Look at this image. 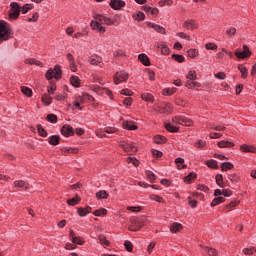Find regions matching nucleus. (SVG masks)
Listing matches in <instances>:
<instances>
[{
  "label": "nucleus",
  "mask_w": 256,
  "mask_h": 256,
  "mask_svg": "<svg viewBox=\"0 0 256 256\" xmlns=\"http://www.w3.org/2000/svg\"><path fill=\"white\" fill-rule=\"evenodd\" d=\"M94 19L96 21H100L102 25H119V21H121V16L119 14H115L114 16H109L107 14H94Z\"/></svg>",
  "instance_id": "obj_1"
},
{
  "label": "nucleus",
  "mask_w": 256,
  "mask_h": 256,
  "mask_svg": "<svg viewBox=\"0 0 256 256\" xmlns=\"http://www.w3.org/2000/svg\"><path fill=\"white\" fill-rule=\"evenodd\" d=\"M13 39V30L6 21L0 20V45Z\"/></svg>",
  "instance_id": "obj_2"
},
{
  "label": "nucleus",
  "mask_w": 256,
  "mask_h": 256,
  "mask_svg": "<svg viewBox=\"0 0 256 256\" xmlns=\"http://www.w3.org/2000/svg\"><path fill=\"white\" fill-rule=\"evenodd\" d=\"M61 75V66L56 65L54 69L50 68L47 70L45 77L48 81H51V79H56L57 81H59V79H61Z\"/></svg>",
  "instance_id": "obj_3"
},
{
  "label": "nucleus",
  "mask_w": 256,
  "mask_h": 256,
  "mask_svg": "<svg viewBox=\"0 0 256 256\" xmlns=\"http://www.w3.org/2000/svg\"><path fill=\"white\" fill-rule=\"evenodd\" d=\"M10 12H9V19H12L13 21L15 19L19 18V14L21 13V8L19 7V3L12 2L10 4Z\"/></svg>",
  "instance_id": "obj_4"
},
{
  "label": "nucleus",
  "mask_w": 256,
  "mask_h": 256,
  "mask_svg": "<svg viewBox=\"0 0 256 256\" xmlns=\"http://www.w3.org/2000/svg\"><path fill=\"white\" fill-rule=\"evenodd\" d=\"M154 111L157 113H171L173 111V105L167 102H162L159 105L154 106Z\"/></svg>",
  "instance_id": "obj_5"
},
{
  "label": "nucleus",
  "mask_w": 256,
  "mask_h": 256,
  "mask_svg": "<svg viewBox=\"0 0 256 256\" xmlns=\"http://www.w3.org/2000/svg\"><path fill=\"white\" fill-rule=\"evenodd\" d=\"M119 147H121V149H123V151L128 155H135V152L137 151V146L129 144L125 141H120Z\"/></svg>",
  "instance_id": "obj_6"
},
{
  "label": "nucleus",
  "mask_w": 256,
  "mask_h": 256,
  "mask_svg": "<svg viewBox=\"0 0 256 256\" xmlns=\"http://www.w3.org/2000/svg\"><path fill=\"white\" fill-rule=\"evenodd\" d=\"M234 55L237 59H249V57H251V50L249 49V46L243 45V51H239V49H237L234 52Z\"/></svg>",
  "instance_id": "obj_7"
},
{
  "label": "nucleus",
  "mask_w": 256,
  "mask_h": 256,
  "mask_svg": "<svg viewBox=\"0 0 256 256\" xmlns=\"http://www.w3.org/2000/svg\"><path fill=\"white\" fill-rule=\"evenodd\" d=\"M90 27L93 29V31H96L100 35H103L105 31H107V28L103 26V23H101L99 20H92L90 22Z\"/></svg>",
  "instance_id": "obj_8"
},
{
  "label": "nucleus",
  "mask_w": 256,
  "mask_h": 256,
  "mask_svg": "<svg viewBox=\"0 0 256 256\" xmlns=\"http://www.w3.org/2000/svg\"><path fill=\"white\" fill-rule=\"evenodd\" d=\"M172 121L173 123H176V125H183L184 127H191V125H193V121L185 116H176L172 118Z\"/></svg>",
  "instance_id": "obj_9"
},
{
  "label": "nucleus",
  "mask_w": 256,
  "mask_h": 256,
  "mask_svg": "<svg viewBox=\"0 0 256 256\" xmlns=\"http://www.w3.org/2000/svg\"><path fill=\"white\" fill-rule=\"evenodd\" d=\"M129 79V74L125 71L116 72L114 76L115 85H119V83H123V81H127Z\"/></svg>",
  "instance_id": "obj_10"
},
{
  "label": "nucleus",
  "mask_w": 256,
  "mask_h": 256,
  "mask_svg": "<svg viewBox=\"0 0 256 256\" xmlns=\"http://www.w3.org/2000/svg\"><path fill=\"white\" fill-rule=\"evenodd\" d=\"M109 5L111 9H114V11H121V9L125 7L126 3L123 0H111Z\"/></svg>",
  "instance_id": "obj_11"
},
{
  "label": "nucleus",
  "mask_w": 256,
  "mask_h": 256,
  "mask_svg": "<svg viewBox=\"0 0 256 256\" xmlns=\"http://www.w3.org/2000/svg\"><path fill=\"white\" fill-rule=\"evenodd\" d=\"M61 134L64 137H71V135H75V130H73V127L71 125L66 124V125L62 126Z\"/></svg>",
  "instance_id": "obj_12"
},
{
  "label": "nucleus",
  "mask_w": 256,
  "mask_h": 256,
  "mask_svg": "<svg viewBox=\"0 0 256 256\" xmlns=\"http://www.w3.org/2000/svg\"><path fill=\"white\" fill-rule=\"evenodd\" d=\"M143 227L141 222H138L136 218L130 219V225L128 226L129 231H139Z\"/></svg>",
  "instance_id": "obj_13"
},
{
  "label": "nucleus",
  "mask_w": 256,
  "mask_h": 256,
  "mask_svg": "<svg viewBox=\"0 0 256 256\" xmlns=\"http://www.w3.org/2000/svg\"><path fill=\"white\" fill-rule=\"evenodd\" d=\"M183 27L187 31H195V29H199V24H196L195 20H188L184 22Z\"/></svg>",
  "instance_id": "obj_14"
},
{
  "label": "nucleus",
  "mask_w": 256,
  "mask_h": 256,
  "mask_svg": "<svg viewBox=\"0 0 256 256\" xmlns=\"http://www.w3.org/2000/svg\"><path fill=\"white\" fill-rule=\"evenodd\" d=\"M88 63H90V65H99L103 63V58L97 54H93L89 57Z\"/></svg>",
  "instance_id": "obj_15"
},
{
  "label": "nucleus",
  "mask_w": 256,
  "mask_h": 256,
  "mask_svg": "<svg viewBox=\"0 0 256 256\" xmlns=\"http://www.w3.org/2000/svg\"><path fill=\"white\" fill-rule=\"evenodd\" d=\"M91 211H92L91 206H86L85 208H83V207L77 208V213H78L79 217H87V215H89V213H91Z\"/></svg>",
  "instance_id": "obj_16"
},
{
  "label": "nucleus",
  "mask_w": 256,
  "mask_h": 256,
  "mask_svg": "<svg viewBox=\"0 0 256 256\" xmlns=\"http://www.w3.org/2000/svg\"><path fill=\"white\" fill-rule=\"evenodd\" d=\"M147 25L148 27H151V29H154V31H156L157 33H160L161 35H165V28L158 25V24H155V23H152V22H147Z\"/></svg>",
  "instance_id": "obj_17"
},
{
  "label": "nucleus",
  "mask_w": 256,
  "mask_h": 256,
  "mask_svg": "<svg viewBox=\"0 0 256 256\" xmlns=\"http://www.w3.org/2000/svg\"><path fill=\"white\" fill-rule=\"evenodd\" d=\"M142 9L145 11V13L152 15L153 17H157V15H159V9L157 8H153L151 6H143Z\"/></svg>",
  "instance_id": "obj_18"
},
{
  "label": "nucleus",
  "mask_w": 256,
  "mask_h": 256,
  "mask_svg": "<svg viewBox=\"0 0 256 256\" xmlns=\"http://www.w3.org/2000/svg\"><path fill=\"white\" fill-rule=\"evenodd\" d=\"M200 247H202L203 253H205L208 256H217V255H219V253L217 252V249H215V248H209L207 246H201V245H200Z\"/></svg>",
  "instance_id": "obj_19"
},
{
  "label": "nucleus",
  "mask_w": 256,
  "mask_h": 256,
  "mask_svg": "<svg viewBox=\"0 0 256 256\" xmlns=\"http://www.w3.org/2000/svg\"><path fill=\"white\" fill-rule=\"evenodd\" d=\"M123 128L127 131H137L138 129L137 125H135V122L133 121H124Z\"/></svg>",
  "instance_id": "obj_20"
},
{
  "label": "nucleus",
  "mask_w": 256,
  "mask_h": 256,
  "mask_svg": "<svg viewBox=\"0 0 256 256\" xmlns=\"http://www.w3.org/2000/svg\"><path fill=\"white\" fill-rule=\"evenodd\" d=\"M138 60L140 61V63H142V65H144L145 67H149V65H151V61L149 60V56H147L146 54H139L138 55Z\"/></svg>",
  "instance_id": "obj_21"
},
{
  "label": "nucleus",
  "mask_w": 256,
  "mask_h": 256,
  "mask_svg": "<svg viewBox=\"0 0 256 256\" xmlns=\"http://www.w3.org/2000/svg\"><path fill=\"white\" fill-rule=\"evenodd\" d=\"M41 101L46 105V107H49V105L53 103V97H51V94L44 93L41 97Z\"/></svg>",
  "instance_id": "obj_22"
},
{
  "label": "nucleus",
  "mask_w": 256,
  "mask_h": 256,
  "mask_svg": "<svg viewBox=\"0 0 256 256\" xmlns=\"http://www.w3.org/2000/svg\"><path fill=\"white\" fill-rule=\"evenodd\" d=\"M141 99L146 103H153V101H155V97L151 93H142Z\"/></svg>",
  "instance_id": "obj_23"
},
{
  "label": "nucleus",
  "mask_w": 256,
  "mask_h": 256,
  "mask_svg": "<svg viewBox=\"0 0 256 256\" xmlns=\"http://www.w3.org/2000/svg\"><path fill=\"white\" fill-rule=\"evenodd\" d=\"M61 142V137H59V135H52L48 138V143L50 145H59V143Z\"/></svg>",
  "instance_id": "obj_24"
},
{
  "label": "nucleus",
  "mask_w": 256,
  "mask_h": 256,
  "mask_svg": "<svg viewBox=\"0 0 256 256\" xmlns=\"http://www.w3.org/2000/svg\"><path fill=\"white\" fill-rule=\"evenodd\" d=\"M181 229H183V224L179 223V222H174L172 223V225L170 226V231L172 233H179V231H181Z\"/></svg>",
  "instance_id": "obj_25"
},
{
  "label": "nucleus",
  "mask_w": 256,
  "mask_h": 256,
  "mask_svg": "<svg viewBox=\"0 0 256 256\" xmlns=\"http://www.w3.org/2000/svg\"><path fill=\"white\" fill-rule=\"evenodd\" d=\"M158 49H161L162 55H169V53H171V50L169 49L167 44H165L164 42H161L160 44H158Z\"/></svg>",
  "instance_id": "obj_26"
},
{
  "label": "nucleus",
  "mask_w": 256,
  "mask_h": 256,
  "mask_svg": "<svg viewBox=\"0 0 256 256\" xmlns=\"http://www.w3.org/2000/svg\"><path fill=\"white\" fill-rule=\"evenodd\" d=\"M66 203L70 207H75V205H79V203H81V198L76 195V197L68 199Z\"/></svg>",
  "instance_id": "obj_27"
},
{
  "label": "nucleus",
  "mask_w": 256,
  "mask_h": 256,
  "mask_svg": "<svg viewBox=\"0 0 256 256\" xmlns=\"http://www.w3.org/2000/svg\"><path fill=\"white\" fill-rule=\"evenodd\" d=\"M14 187L19 188V189H29V184H27L23 180H16V181H14Z\"/></svg>",
  "instance_id": "obj_28"
},
{
  "label": "nucleus",
  "mask_w": 256,
  "mask_h": 256,
  "mask_svg": "<svg viewBox=\"0 0 256 256\" xmlns=\"http://www.w3.org/2000/svg\"><path fill=\"white\" fill-rule=\"evenodd\" d=\"M187 57H189V59H197V57H199V50L198 49H189L187 51Z\"/></svg>",
  "instance_id": "obj_29"
},
{
  "label": "nucleus",
  "mask_w": 256,
  "mask_h": 256,
  "mask_svg": "<svg viewBox=\"0 0 256 256\" xmlns=\"http://www.w3.org/2000/svg\"><path fill=\"white\" fill-rule=\"evenodd\" d=\"M241 151H243L244 153H256V148L254 146L243 144L241 146Z\"/></svg>",
  "instance_id": "obj_30"
},
{
  "label": "nucleus",
  "mask_w": 256,
  "mask_h": 256,
  "mask_svg": "<svg viewBox=\"0 0 256 256\" xmlns=\"http://www.w3.org/2000/svg\"><path fill=\"white\" fill-rule=\"evenodd\" d=\"M61 151H62V155H69V153H72V154L79 153V149L71 148V147H69V148H67V147L62 148Z\"/></svg>",
  "instance_id": "obj_31"
},
{
  "label": "nucleus",
  "mask_w": 256,
  "mask_h": 256,
  "mask_svg": "<svg viewBox=\"0 0 256 256\" xmlns=\"http://www.w3.org/2000/svg\"><path fill=\"white\" fill-rule=\"evenodd\" d=\"M238 70L241 73L242 79H247V76L249 75L247 67H245L243 64H240V65H238Z\"/></svg>",
  "instance_id": "obj_32"
},
{
  "label": "nucleus",
  "mask_w": 256,
  "mask_h": 256,
  "mask_svg": "<svg viewBox=\"0 0 256 256\" xmlns=\"http://www.w3.org/2000/svg\"><path fill=\"white\" fill-rule=\"evenodd\" d=\"M96 199H109V193L105 190H100L96 193Z\"/></svg>",
  "instance_id": "obj_33"
},
{
  "label": "nucleus",
  "mask_w": 256,
  "mask_h": 256,
  "mask_svg": "<svg viewBox=\"0 0 256 256\" xmlns=\"http://www.w3.org/2000/svg\"><path fill=\"white\" fill-rule=\"evenodd\" d=\"M134 21H145V13L139 11L132 15Z\"/></svg>",
  "instance_id": "obj_34"
},
{
  "label": "nucleus",
  "mask_w": 256,
  "mask_h": 256,
  "mask_svg": "<svg viewBox=\"0 0 256 256\" xmlns=\"http://www.w3.org/2000/svg\"><path fill=\"white\" fill-rule=\"evenodd\" d=\"M21 93L25 95L26 97H33V90L27 86H22L21 87Z\"/></svg>",
  "instance_id": "obj_35"
},
{
  "label": "nucleus",
  "mask_w": 256,
  "mask_h": 256,
  "mask_svg": "<svg viewBox=\"0 0 256 256\" xmlns=\"http://www.w3.org/2000/svg\"><path fill=\"white\" fill-rule=\"evenodd\" d=\"M235 144L233 142L227 141V140H222L220 142H218V147H220V149H223L225 147H233Z\"/></svg>",
  "instance_id": "obj_36"
},
{
  "label": "nucleus",
  "mask_w": 256,
  "mask_h": 256,
  "mask_svg": "<svg viewBox=\"0 0 256 256\" xmlns=\"http://www.w3.org/2000/svg\"><path fill=\"white\" fill-rule=\"evenodd\" d=\"M98 240L100 241V243L102 245H104L105 247H109L111 245V242H109V240H107V237H105V235L100 234L98 236Z\"/></svg>",
  "instance_id": "obj_37"
},
{
  "label": "nucleus",
  "mask_w": 256,
  "mask_h": 256,
  "mask_svg": "<svg viewBox=\"0 0 256 256\" xmlns=\"http://www.w3.org/2000/svg\"><path fill=\"white\" fill-rule=\"evenodd\" d=\"M70 83L73 87H80L81 86V80L77 76H72L70 78Z\"/></svg>",
  "instance_id": "obj_38"
},
{
  "label": "nucleus",
  "mask_w": 256,
  "mask_h": 256,
  "mask_svg": "<svg viewBox=\"0 0 256 256\" xmlns=\"http://www.w3.org/2000/svg\"><path fill=\"white\" fill-rule=\"evenodd\" d=\"M48 95H55V91H57V85L55 82H50V85L47 87Z\"/></svg>",
  "instance_id": "obj_39"
},
{
  "label": "nucleus",
  "mask_w": 256,
  "mask_h": 256,
  "mask_svg": "<svg viewBox=\"0 0 256 256\" xmlns=\"http://www.w3.org/2000/svg\"><path fill=\"white\" fill-rule=\"evenodd\" d=\"M93 215H95V217H105V215H107V209L100 208L98 210H95L93 212Z\"/></svg>",
  "instance_id": "obj_40"
},
{
  "label": "nucleus",
  "mask_w": 256,
  "mask_h": 256,
  "mask_svg": "<svg viewBox=\"0 0 256 256\" xmlns=\"http://www.w3.org/2000/svg\"><path fill=\"white\" fill-rule=\"evenodd\" d=\"M206 165L210 169H218L219 168V164H217V160H213V159L207 160Z\"/></svg>",
  "instance_id": "obj_41"
},
{
  "label": "nucleus",
  "mask_w": 256,
  "mask_h": 256,
  "mask_svg": "<svg viewBox=\"0 0 256 256\" xmlns=\"http://www.w3.org/2000/svg\"><path fill=\"white\" fill-rule=\"evenodd\" d=\"M186 79H188V81H195L197 79V71L190 70L186 75Z\"/></svg>",
  "instance_id": "obj_42"
},
{
  "label": "nucleus",
  "mask_w": 256,
  "mask_h": 256,
  "mask_svg": "<svg viewBox=\"0 0 256 256\" xmlns=\"http://www.w3.org/2000/svg\"><path fill=\"white\" fill-rule=\"evenodd\" d=\"M215 179L218 187H221L223 189V187H225V182H223V175L217 174Z\"/></svg>",
  "instance_id": "obj_43"
},
{
  "label": "nucleus",
  "mask_w": 256,
  "mask_h": 256,
  "mask_svg": "<svg viewBox=\"0 0 256 256\" xmlns=\"http://www.w3.org/2000/svg\"><path fill=\"white\" fill-rule=\"evenodd\" d=\"M55 101H65L67 99V93L62 92V93H56L54 96Z\"/></svg>",
  "instance_id": "obj_44"
},
{
  "label": "nucleus",
  "mask_w": 256,
  "mask_h": 256,
  "mask_svg": "<svg viewBox=\"0 0 256 256\" xmlns=\"http://www.w3.org/2000/svg\"><path fill=\"white\" fill-rule=\"evenodd\" d=\"M166 141H167V138H165L162 135H156L154 137V143H157V145H161V143H166Z\"/></svg>",
  "instance_id": "obj_45"
},
{
  "label": "nucleus",
  "mask_w": 256,
  "mask_h": 256,
  "mask_svg": "<svg viewBox=\"0 0 256 256\" xmlns=\"http://www.w3.org/2000/svg\"><path fill=\"white\" fill-rule=\"evenodd\" d=\"M172 59L176 61L177 63H184L185 62V56L181 54H173Z\"/></svg>",
  "instance_id": "obj_46"
},
{
  "label": "nucleus",
  "mask_w": 256,
  "mask_h": 256,
  "mask_svg": "<svg viewBox=\"0 0 256 256\" xmlns=\"http://www.w3.org/2000/svg\"><path fill=\"white\" fill-rule=\"evenodd\" d=\"M177 88L173 87V88H165L162 90V95H168L171 96L173 95V93H176Z\"/></svg>",
  "instance_id": "obj_47"
},
{
  "label": "nucleus",
  "mask_w": 256,
  "mask_h": 256,
  "mask_svg": "<svg viewBox=\"0 0 256 256\" xmlns=\"http://www.w3.org/2000/svg\"><path fill=\"white\" fill-rule=\"evenodd\" d=\"M221 169H222V171H229V170L233 169V163H231V162H223L221 164Z\"/></svg>",
  "instance_id": "obj_48"
},
{
  "label": "nucleus",
  "mask_w": 256,
  "mask_h": 256,
  "mask_svg": "<svg viewBox=\"0 0 256 256\" xmlns=\"http://www.w3.org/2000/svg\"><path fill=\"white\" fill-rule=\"evenodd\" d=\"M26 65H41V62H39L37 59L35 58H28L25 60Z\"/></svg>",
  "instance_id": "obj_49"
},
{
  "label": "nucleus",
  "mask_w": 256,
  "mask_h": 256,
  "mask_svg": "<svg viewBox=\"0 0 256 256\" xmlns=\"http://www.w3.org/2000/svg\"><path fill=\"white\" fill-rule=\"evenodd\" d=\"M217 48L218 46L215 43L209 42L205 44V49H207L208 51H217Z\"/></svg>",
  "instance_id": "obj_50"
},
{
  "label": "nucleus",
  "mask_w": 256,
  "mask_h": 256,
  "mask_svg": "<svg viewBox=\"0 0 256 256\" xmlns=\"http://www.w3.org/2000/svg\"><path fill=\"white\" fill-rule=\"evenodd\" d=\"M126 163H132L134 167H139V161L135 157L126 158Z\"/></svg>",
  "instance_id": "obj_51"
},
{
  "label": "nucleus",
  "mask_w": 256,
  "mask_h": 256,
  "mask_svg": "<svg viewBox=\"0 0 256 256\" xmlns=\"http://www.w3.org/2000/svg\"><path fill=\"white\" fill-rule=\"evenodd\" d=\"M37 130L40 135V137H47V131L43 129V126L41 124L37 125Z\"/></svg>",
  "instance_id": "obj_52"
},
{
  "label": "nucleus",
  "mask_w": 256,
  "mask_h": 256,
  "mask_svg": "<svg viewBox=\"0 0 256 256\" xmlns=\"http://www.w3.org/2000/svg\"><path fill=\"white\" fill-rule=\"evenodd\" d=\"M242 251L244 255H253V253H256V248L255 247L244 248Z\"/></svg>",
  "instance_id": "obj_53"
},
{
  "label": "nucleus",
  "mask_w": 256,
  "mask_h": 256,
  "mask_svg": "<svg viewBox=\"0 0 256 256\" xmlns=\"http://www.w3.org/2000/svg\"><path fill=\"white\" fill-rule=\"evenodd\" d=\"M194 145L197 149H203V147L207 146V142L205 140H198Z\"/></svg>",
  "instance_id": "obj_54"
},
{
  "label": "nucleus",
  "mask_w": 256,
  "mask_h": 256,
  "mask_svg": "<svg viewBox=\"0 0 256 256\" xmlns=\"http://www.w3.org/2000/svg\"><path fill=\"white\" fill-rule=\"evenodd\" d=\"M165 127L170 133H177V131H179V128H177V126H173L172 124H166Z\"/></svg>",
  "instance_id": "obj_55"
},
{
  "label": "nucleus",
  "mask_w": 256,
  "mask_h": 256,
  "mask_svg": "<svg viewBox=\"0 0 256 256\" xmlns=\"http://www.w3.org/2000/svg\"><path fill=\"white\" fill-rule=\"evenodd\" d=\"M72 243H75L76 245H83L85 240H83V237L81 236H76V238H73Z\"/></svg>",
  "instance_id": "obj_56"
},
{
  "label": "nucleus",
  "mask_w": 256,
  "mask_h": 256,
  "mask_svg": "<svg viewBox=\"0 0 256 256\" xmlns=\"http://www.w3.org/2000/svg\"><path fill=\"white\" fill-rule=\"evenodd\" d=\"M124 247L126 249V251H128L129 253H131V251H133V243H131V241L126 240L124 242Z\"/></svg>",
  "instance_id": "obj_57"
},
{
  "label": "nucleus",
  "mask_w": 256,
  "mask_h": 256,
  "mask_svg": "<svg viewBox=\"0 0 256 256\" xmlns=\"http://www.w3.org/2000/svg\"><path fill=\"white\" fill-rule=\"evenodd\" d=\"M127 211H131V213H139L141 211V206H127Z\"/></svg>",
  "instance_id": "obj_58"
},
{
  "label": "nucleus",
  "mask_w": 256,
  "mask_h": 256,
  "mask_svg": "<svg viewBox=\"0 0 256 256\" xmlns=\"http://www.w3.org/2000/svg\"><path fill=\"white\" fill-rule=\"evenodd\" d=\"M237 33V28L235 27H230L229 29L226 30V35L228 37H233Z\"/></svg>",
  "instance_id": "obj_59"
},
{
  "label": "nucleus",
  "mask_w": 256,
  "mask_h": 256,
  "mask_svg": "<svg viewBox=\"0 0 256 256\" xmlns=\"http://www.w3.org/2000/svg\"><path fill=\"white\" fill-rule=\"evenodd\" d=\"M197 178V174L194 172L189 173V175H187L184 178V181H186L187 183H190L192 179H196Z\"/></svg>",
  "instance_id": "obj_60"
},
{
  "label": "nucleus",
  "mask_w": 256,
  "mask_h": 256,
  "mask_svg": "<svg viewBox=\"0 0 256 256\" xmlns=\"http://www.w3.org/2000/svg\"><path fill=\"white\" fill-rule=\"evenodd\" d=\"M152 156L155 157V159H159L161 157H163V152L156 150V149H152Z\"/></svg>",
  "instance_id": "obj_61"
},
{
  "label": "nucleus",
  "mask_w": 256,
  "mask_h": 256,
  "mask_svg": "<svg viewBox=\"0 0 256 256\" xmlns=\"http://www.w3.org/2000/svg\"><path fill=\"white\" fill-rule=\"evenodd\" d=\"M46 119L50 123H56L57 122V115H55V114H48Z\"/></svg>",
  "instance_id": "obj_62"
},
{
  "label": "nucleus",
  "mask_w": 256,
  "mask_h": 256,
  "mask_svg": "<svg viewBox=\"0 0 256 256\" xmlns=\"http://www.w3.org/2000/svg\"><path fill=\"white\" fill-rule=\"evenodd\" d=\"M146 175L150 181V183H154L155 179H157V176L151 171L146 172Z\"/></svg>",
  "instance_id": "obj_63"
},
{
  "label": "nucleus",
  "mask_w": 256,
  "mask_h": 256,
  "mask_svg": "<svg viewBox=\"0 0 256 256\" xmlns=\"http://www.w3.org/2000/svg\"><path fill=\"white\" fill-rule=\"evenodd\" d=\"M237 205H239V201L233 200L228 205L225 206V209H233V207H237Z\"/></svg>",
  "instance_id": "obj_64"
}]
</instances>
